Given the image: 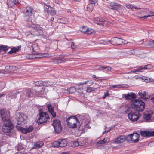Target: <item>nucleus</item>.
Wrapping results in <instances>:
<instances>
[{
  "instance_id": "nucleus-19",
  "label": "nucleus",
  "mask_w": 154,
  "mask_h": 154,
  "mask_svg": "<svg viewBox=\"0 0 154 154\" xmlns=\"http://www.w3.org/2000/svg\"><path fill=\"white\" fill-rule=\"evenodd\" d=\"M94 22L99 25H103L104 20L101 17H99L95 18L94 20Z\"/></svg>"
},
{
  "instance_id": "nucleus-10",
  "label": "nucleus",
  "mask_w": 154,
  "mask_h": 154,
  "mask_svg": "<svg viewBox=\"0 0 154 154\" xmlns=\"http://www.w3.org/2000/svg\"><path fill=\"white\" fill-rule=\"evenodd\" d=\"M17 128L22 133L26 134L31 132L33 130V127L30 125L26 128L21 127L20 125L16 126Z\"/></svg>"
},
{
  "instance_id": "nucleus-52",
  "label": "nucleus",
  "mask_w": 154,
  "mask_h": 154,
  "mask_svg": "<svg viewBox=\"0 0 154 154\" xmlns=\"http://www.w3.org/2000/svg\"><path fill=\"white\" fill-rule=\"evenodd\" d=\"M71 46L72 51H74L75 48V46L72 42H71Z\"/></svg>"
},
{
  "instance_id": "nucleus-64",
  "label": "nucleus",
  "mask_w": 154,
  "mask_h": 154,
  "mask_svg": "<svg viewBox=\"0 0 154 154\" xmlns=\"http://www.w3.org/2000/svg\"><path fill=\"white\" fill-rule=\"evenodd\" d=\"M61 154H69L68 153L66 152H63Z\"/></svg>"
},
{
  "instance_id": "nucleus-40",
  "label": "nucleus",
  "mask_w": 154,
  "mask_h": 154,
  "mask_svg": "<svg viewBox=\"0 0 154 154\" xmlns=\"http://www.w3.org/2000/svg\"><path fill=\"white\" fill-rule=\"evenodd\" d=\"M93 31L94 30L93 29L88 28V30H87L85 33L87 34L88 35H89L92 33Z\"/></svg>"
},
{
  "instance_id": "nucleus-11",
  "label": "nucleus",
  "mask_w": 154,
  "mask_h": 154,
  "mask_svg": "<svg viewBox=\"0 0 154 154\" xmlns=\"http://www.w3.org/2000/svg\"><path fill=\"white\" fill-rule=\"evenodd\" d=\"M139 114L136 112L131 111L128 114V117L129 119L133 122L137 121L139 119Z\"/></svg>"
},
{
  "instance_id": "nucleus-20",
  "label": "nucleus",
  "mask_w": 154,
  "mask_h": 154,
  "mask_svg": "<svg viewBox=\"0 0 154 154\" xmlns=\"http://www.w3.org/2000/svg\"><path fill=\"white\" fill-rule=\"evenodd\" d=\"M19 94V93L16 91H13L11 92H10L7 96V98L8 99H11L12 98L16 97L17 94Z\"/></svg>"
},
{
  "instance_id": "nucleus-53",
  "label": "nucleus",
  "mask_w": 154,
  "mask_h": 154,
  "mask_svg": "<svg viewBox=\"0 0 154 154\" xmlns=\"http://www.w3.org/2000/svg\"><path fill=\"white\" fill-rule=\"evenodd\" d=\"M133 73L136 74H138L139 72L138 71V70L137 69V68H136V70L133 71H131L130 72H128V73Z\"/></svg>"
},
{
  "instance_id": "nucleus-61",
  "label": "nucleus",
  "mask_w": 154,
  "mask_h": 154,
  "mask_svg": "<svg viewBox=\"0 0 154 154\" xmlns=\"http://www.w3.org/2000/svg\"><path fill=\"white\" fill-rule=\"evenodd\" d=\"M88 81H86L84 82L83 83H82V84H86L88 83Z\"/></svg>"
},
{
  "instance_id": "nucleus-46",
  "label": "nucleus",
  "mask_w": 154,
  "mask_h": 154,
  "mask_svg": "<svg viewBox=\"0 0 154 154\" xmlns=\"http://www.w3.org/2000/svg\"><path fill=\"white\" fill-rule=\"evenodd\" d=\"M47 108L49 112H50L54 110L53 108L51 106L50 104H48L47 105Z\"/></svg>"
},
{
  "instance_id": "nucleus-54",
  "label": "nucleus",
  "mask_w": 154,
  "mask_h": 154,
  "mask_svg": "<svg viewBox=\"0 0 154 154\" xmlns=\"http://www.w3.org/2000/svg\"><path fill=\"white\" fill-rule=\"evenodd\" d=\"M62 91L63 92L65 93H69V90H67L66 89H62Z\"/></svg>"
},
{
  "instance_id": "nucleus-37",
  "label": "nucleus",
  "mask_w": 154,
  "mask_h": 154,
  "mask_svg": "<svg viewBox=\"0 0 154 154\" xmlns=\"http://www.w3.org/2000/svg\"><path fill=\"white\" fill-rule=\"evenodd\" d=\"M76 91V89L74 87H70L69 89V93L72 94Z\"/></svg>"
},
{
  "instance_id": "nucleus-62",
  "label": "nucleus",
  "mask_w": 154,
  "mask_h": 154,
  "mask_svg": "<svg viewBox=\"0 0 154 154\" xmlns=\"http://www.w3.org/2000/svg\"><path fill=\"white\" fill-rule=\"evenodd\" d=\"M151 100L154 103V96L151 98Z\"/></svg>"
},
{
  "instance_id": "nucleus-39",
  "label": "nucleus",
  "mask_w": 154,
  "mask_h": 154,
  "mask_svg": "<svg viewBox=\"0 0 154 154\" xmlns=\"http://www.w3.org/2000/svg\"><path fill=\"white\" fill-rule=\"evenodd\" d=\"M60 23L62 24H66L67 23L66 19L64 18H61L60 20Z\"/></svg>"
},
{
  "instance_id": "nucleus-36",
  "label": "nucleus",
  "mask_w": 154,
  "mask_h": 154,
  "mask_svg": "<svg viewBox=\"0 0 154 154\" xmlns=\"http://www.w3.org/2000/svg\"><path fill=\"white\" fill-rule=\"evenodd\" d=\"M149 12H150L149 14L148 15L144 16L143 17H142V16H141V17L138 16V17H139L140 18H143L145 19H146L148 17H151V16H154V15H153L154 13L153 12H152L150 11H149Z\"/></svg>"
},
{
  "instance_id": "nucleus-41",
  "label": "nucleus",
  "mask_w": 154,
  "mask_h": 154,
  "mask_svg": "<svg viewBox=\"0 0 154 154\" xmlns=\"http://www.w3.org/2000/svg\"><path fill=\"white\" fill-rule=\"evenodd\" d=\"M123 39H121L119 38H118L117 40V42L116 43V45H120L123 42Z\"/></svg>"
},
{
  "instance_id": "nucleus-23",
  "label": "nucleus",
  "mask_w": 154,
  "mask_h": 154,
  "mask_svg": "<svg viewBox=\"0 0 154 154\" xmlns=\"http://www.w3.org/2000/svg\"><path fill=\"white\" fill-rule=\"evenodd\" d=\"M66 60L65 59L63 58L62 56H61L60 57L55 58L53 62L55 63L58 64L64 62Z\"/></svg>"
},
{
  "instance_id": "nucleus-55",
  "label": "nucleus",
  "mask_w": 154,
  "mask_h": 154,
  "mask_svg": "<svg viewBox=\"0 0 154 154\" xmlns=\"http://www.w3.org/2000/svg\"><path fill=\"white\" fill-rule=\"evenodd\" d=\"M120 85H115L113 86H112V87L113 88H120V87H119V86H120Z\"/></svg>"
},
{
  "instance_id": "nucleus-27",
  "label": "nucleus",
  "mask_w": 154,
  "mask_h": 154,
  "mask_svg": "<svg viewBox=\"0 0 154 154\" xmlns=\"http://www.w3.org/2000/svg\"><path fill=\"white\" fill-rule=\"evenodd\" d=\"M152 112L151 113H147L144 115V118L146 120H149L151 117L152 115Z\"/></svg>"
},
{
  "instance_id": "nucleus-51",
  "label": "nucleus",
  "mask_w": 154,
  "mask_h": 154,
  "mask_svg": "<svg viewBox=\"0 0 154 154\" xmlns=\"http://www.w3.org/2000/svg\"><path fill=\"white\" fill-rule=\"evenodd\" d=\"M50 114L53 117H56V113L54 111V110L53 111L51 112H50Z\"/></svg>"
},
{
  "instance_id": "nucleus-4",
  "label": "nucleus",
  "mask_w": 154,
  "mask_h": 154,
  "mask_svg": "<svg viewBox=\"0 0 154 154\" xmlns=\"http://www.w3.org/2000/svg\"><path fill=\"white\" fill-rule=\"evenodd\" d=\"M27 27L31 29L32 32L31 34L34 36H38L42 35L43 32L42 30V28L40 27L39 25H35L34 24H28Z\"/></svg>"
},
{
  "instance_id": "nucleus-14",
  "label": "nucleus",
  "mask_w": 154,
  "mask_h": 154,
  "mask_svg": "<svg viewBox=\"0 0 154 154\" xmlns=\"http://www.w3.org/2000/svg\"><path fill=\"white\" fill-rule=\"evenodd\" d=\"M45 6H44L45 10L48 14H50L51 15H55L56 14V11L54 9L49 6L44 4Z\"/></svg>"
},
{
  "instance_id": "nucleus-22",
  "label": "nucleus",
  "mask_w": 154,
  "mask_h": 154,
  "mask_svg": "<svg viewBox=\"0 0 154 154\" xmlns=\"http://www.w3.org/2000/svg\"><path fill=\"white\" fill-rule=\"evenodd\" d=\"M7 3L9 7H11L19 3V2L18 0H8Z\"/></svg>"
},
{
  "instance_id": "nucleus-59",
  "label": "nucleus",
  "mask_w": 154,
  "mask_h": 154,
  "mask_svg": "<svg viewBox=\"0 0 154 154\" xmlns=\"http://www.w3.org/2000/svg\"><path fill=\"white\" fill-rule=\"evenodd\" d=\"M105 95L106 97L108 96L109 95V94L108 93V92H107V93L106 94H105Z\"/></svg>"
},
{
  "instance_id": "nucleus-48",
  "label": "nucleus",
  "mask_w": 154,
  "mask_h": 154,
  "mask_svg": "<svg viewBox=\"0 0 154 154\" xmlns=\"http://www.w3.org/2000/svg\"><path fill=\"white\" fill-rule=\"evenodd\" d=\"M104 24L106 25L111 26L112 24V23L110 22L104 20Z\"/></svg>"
},
{
  "instance_id": "nucleus-50",
  "label": "nucleus",
  "mask_w": 154,
  "mask_h": 154,
  "mask_svg": "<svg viewBox=\"0 0 154 154\" xmlns=\"http://www.w3.org/2000/svg\"><path fill=\"white\" fill-rule=\"evenodd\" d=\"M97 0H89V2L91 4H94L97 1Z\"/></svg>"
},
{
  "instance_id": "nucleus-13",
  "label": "nucleus",
  "mask_w": 154,
  "mask_h": 154,
  "mask_svg": "<svg viewBox=\"0 0 154 154\" xmlns=\"http://www.w3.org/2000/svg\"><path fill=\"white\" fill-rule=\"evenodd\" d=\"M139 135L137 133L131 134L128 135L127 138L130 139L134 143H136L139 141Z\"/></svg>"
},
{
  "instance_id": "nucleus-1",
  "label": "nucleus",
  "mask_w": 154,
  "mask_h": 154,
  "mask_svg": "<svg viewBox=\"0 0 154 154\" xmlns=\"http://www.w3.org/2000/svg\"><path fill=\"white\" fill-rule=\"evenodd\" d=\"M9 113L4 110L0 109V114L2 121V130L5 133H10L14 128L13 125L10 119Z\"/></svg>"
},
{
  "instance_id": "nucleus-47",
  "label": "nucleus",
  "mask_w": 154,
  "mask_h": 154,
  "mask_svg": "<svg viewBox=\"0 0 154 154\" xmlns=\"http://www.w3.org/2000/svg\"><path fill=\"white\" fill-rule=\"evenodd\" d=\"M149 45L151 47L154 48V41L152 40L149 42Z\"/></svg>"
},
{
  "instance_id": "nucleus-49",
  "label": "nucleus",
  "mask_w": 154,
  "mask_h": 154,
  "mask_svg": "<svg viewBox=\"0 0 154 154\" xmlns=\"http://www.w3.org/2000/svg\"><path fill=\"white\" fill-rule=\"evenodd\" d=\"M126 6L128 9L130 8L132 10H133V8H133V6L131 5H126Z\"/></svg>"
},
{
  "instance_id": "nucleus-8",
  "label": "nucleus",
  "mask_w": 154,
  "mask_h": 154,
  "mask_svg": "<svg viewBox=\"0 0 154 154\" xmlns=\"http://www.w3.org/2000/svg\"><path fill=\"white\" fill-rule=\"evenodd\" d=\"M33 10L32 7L30 6H27L23 9V13L25 20H28L29 19L32 15V12Z\"/></svg>"
},
{
  "instance_id": "nucleus-5",
  "label": "nucleus",
  "mask_w": 154,
  "mask_h": 154,
  "mask_svg": "<svg viewBox=\"0 0 154 154\" xmlns=\"http://www.w3.org/2000/svg\"><path fill=\"white\" fill-rule=\"evenodd\" d=\"M77 118L75 116L69 117L66 119L67 125L70 128L76 127L78 124Z\"/></svg>"
},
{
  "instance_id": "nucleus-15",
  "label": "nucleus",
  "mask_w": 154,
  "mask_h": 154,
  "mask_svg": "<svg viewBox=\"0 0 154 154\" xmlns=\"http://www.w3.org/2000/svg\"><path fill=\"white\" fill-rule=\"evenodd\" d=\"M140 134L144 137L154 136V131H140Z\"/></svg>"
},
{
  "instance_id": "nucleus-21",
  "label": "nucleus",
  "mask_w": 154,
  "mask_h": 154,
  "mask_svg": "<svg viewBox=\"0 0 154 154\" xmlns=\"http://www.w3.org/2000/svg\"><path fill=\"white\" fill-rule=\"evenodd\" d=\"M125 97L127 100H131L132 99L135 98L136 97V95L134 93H130L127 94H125Z\"/></svg>"
},
{
  "instance_id": "nucleus-12",
  "label": "nucleus",
  "mask_w": 154,
  "mask_h": 154,
  "mask_svg": "<svg viewBox=\"0 0 154 154\" xmlns=\"http://www.w3.org/2000/svg\"><path fill=\"white\" fill-rule=\"evenodd\" d=\"M67 142L65 139H59L54 143V146L56 147H63L66 146Z\"/></svg>"
},
{
  "instance_id": "nucleus-17",
  "label": "nucleus",
  "mask_w": 154,
  "mask_h": 154,
  "mask_svg": "<svg viewBox=\"0 0 154 154\" xmlns=\"http://www.w3.org/2000/svg\"><path fill=\"white\" fill-rule=\"evenodd\" d=\"M109 8L111 9L116 10L120 8L121 9H123L124 8L123 7L121 6L119 4L116 3L114 2L110 3Z\"/></svg>"
},
{
  "instance_id": "nucleus-42",
  "label": "nucleus",
  "mask_w": 154,
  "mask_h": 154,
  "mask_svg": "<svg viewBox=\"0 0 154 154\" xmlns=\"http://www.w3.org/2000/svg\"><path fill=\"white\" fill-rule=\"evenodd\" d=\"M87 30H88V27L86 26H83L82 29L81 31L82 32L85 33Z\"/></svg>"
},
{
  "instance_id": "nucleus-34",
  "label": "nucleus",
  "mask_w": 154,
  "mask_h": 154,
  "mask_svg": "<svg viewBox=\"0 0 154 154\" xmlns=\"http://www.w3.org/2000/svg\"><path fill=\"white\" fill-rule=\"evenodd\" d=\"M97 88H95L93 87H89L87 88L86 91L88 93H90L92 91H94L95 89Z\"/></svg>"
},
{
  "instance_id": "nucleus-58",
  "label": "nucleus",
  "mask_w": 154,
  "mask_h": 154,
  "mask_svg": "<svg viewBox=\"0 0 154 154\" xmlns=\"http://www.w3.org/2000/svg\"><path fill=\"white\" fill-rule=\"evenodd\" d=\"M123 43H124V44H127V43H129V42H126V41H125V40H123Z\"/></svg>"
},
{
  "instance_id": "nucleus-45",
  "label": "nucleus",
  "mask_w": 154,
  "mask_h": 154,
  "mask_svg": "<svg viewBox=\"0 0 154 154\" xmlns=\"http://www.w3.org/2000/svg\"><path fill=\"white\" fill-rule=\"evenodd\" d=\"M1 48H2V50L4 52H6L7 50V46L3 45H1Z\"/></svg>"
},
{
  "instance_id": "nucleus-32",
  "label": "nucleus",
  "mask_w": 154,
  "mask_h": 154,
  "mask_svg": "<svg viewBox=\"0 0 154 154\" xmlns=\"http://www.w3.org/2000/svg\"><path fill=\"white\" fill-rule=\"evenodd\" d=\"M145 68L144 65L137 66L136 67V68H137V69L138 70L139 72H143V70H145Z\"/></svg>"
},
{
  "instance_id": "nucleus-7",
  "label": "nucleus",
  "mask_w": 154,
  "mask_h": 154,
  "mask_svg": "<svg viewBox=\"0 0 154 154\" xmlns=\"http://www.w3.org/2000/svg\"><path fill=\"white\" fill-rule=\"evenodd\" d=\"M27 118V116L23 113L18 112L16 113V119L17 122V124L20 126L26 121Z\"/></svg>"
},
{
  "instance_id": "nucleus-3",
  "label": "nucleus",
  "mask_w": 154,
  "mask_h": 154,
  "mask_svg": "<svg viewBox=\"0 0 154 154\" xmlns=\"http://www.w3.org/2000/svg\"><path fill=\"white\" fill-rule=\"evenodd\" d=\"M131 107L134 110L138 112L142 111L145 108V103L141 100H133L132 101Z\"/></svg>"
},
{
  "instance_id": "nucleus-6",
  "label": "nucleus",
  "mask_w": 154,
  "mask_h": 154,
  "mask_svg": "<svg viewBox=\"0 0 154 154\" xmlns=\"http://www.w3.org/2000/svg\"><path fill=\"white\" fill-rule=\"evenodd\" d=\"M39 117L37 120L36 122L38 124H41L46 122L49 119L48 115L45 112H40Z\"/></svg>"
},
{
  "instance_id": "nucleus-25",
  "label": "nucleus",
  "mask_w": 154,
  "mask_h": 154,
  "mask_svg": "<svg viewBox=\"0 0 154 154\" xmlns=\"http://www.w3.org/2000/svg\"><path fill=\"white\" fill-rule=\"evenodd\" d=\"M26 57L29 59H32L35 58H39V57H36V53L30 54L26 56Z\"/></svg>"
},
{
  "instance_id": "nucleus-16",
  "label": "nucleus",
  "mask_w": 154,
  "mask_h": 154,
  "mask_svg": "<svg viewBox=\"0 0 154 154\" xmlns=\"http://www.w3.org/2000/svg\"><path fill=\"white\" fill-rule=\"evenodd\" d=\"M128 140L127 137H126L125 136L121 135L115 138L114 139V142L115 143L119 144L123 142L125 140Z\"/></svg>"
},
{
  "instance_id": "nucleus-24",
  "label": "nucleus",
  "mask_w": 154,
  "mask_h": 154,
  "mask_svg": "<svg viewBox=\"0 0 154 154\" xmlns=\"http://www.w3.org/2000/svg\"><path fill=\"white\" fill-rule=\"evenodd\" d=\"M44 143L40 141L37 142L35 143H34L33 148L35 149L39 148L42 147Z\"/></svg>"
},
{
  "instance_id": "nucleus-29",
  "label": "nucleus",
  "mask_w": 154,
  "mask_h": 154,
  "mask_svg": "<svg viewBox=\"0 0 154 154\" xmlns=\"http://www.w3.org/2000/svg\"><path fill=\"white\" fill-rule=\"evenodd\" d=\"M117 38H112L111 40H109L107 42H110L111 44L115 45H116Z\"/></svg>"
},
{
  "instance_id": "nucleus-43",
  "label": "nucleus",
  "mask_w": 154,
  "mask_h": 154,
  "mask_svg": "<svg viewBox=\"0 0 154 154\" xmlns=\"http://www.w3.org/2000/svg\"><path fill=\"white\" fill-rule=\"evenodd\" d=\"M101 68L104 69H105V70H104V71H110L111 69V67L109 66H107V67H104V66H101L100 67Z\"/></svg>"
},
{
  "instance_id": "nucleus-31",
  "label": "nucleus",
  "mask_w": 154,
  "mask_h": 154,
  "mask_svg": "<svg viewBox=\"0 0 154 154\" xmlns=\"http://www.w3.org/2000/svg\"><path fill=\"white\" fill-rule=\"evenodd\" d=\"M44 81H38L34 83V85L37 86H42L44 85Z\"/></svg>"
},
{
  "instance_id": "nucleus-30",
  "label": "nucleus",
  "mask_w": 154,
  "mask_h": 154,
  "mask_svg": "<svg viewBox=\"0 0 154 154\" xmlns=\"http://www.w3.org/2000/svg\"><path fill=\"white\" fill-rule=\"evenodd\" d=\"M19 48H20L19 47H18L17 48L13 47L11 48V50L8 52V53L11 54L13 53H15L18 50Z\"/></svg>"
},
{
  "instance_id": "nucleus-38",
  "label": "nucleus",
  "mask_w": 154,
  "mask_h": 154,
  "mask_svg": "<svg viewBox=\"0 0 154 154\" xmlns=\"http://www.w3.org/2000/svg\"><path fill=\"white\" fill-rule=\"evenodd\" d=\"M71 146L73 147L78 146L79 145V144L78 141H74L71 143Z\"/></svg>"
},
{
  "instance_id": "nucleus-44",
  "label": "nucleus",
  "mask_w": 154,
  "mask_h": 154,
  "mask_svg": "<svg viewBox=\"0 0 154 154\" xmlns=\"http://www.w3.org/2000/svg\"><path fill=\"white\" fill-rule=\"evenodd\" d=\"M144 66L145 67V70L151 69L153 68L152 66L150 64L144 65Z\"/></svg>"
},
{
  "instance_id": "nucleus-56",
  "label": "nucleus",
  "mask_w": 154,
  "mask_h": 154,
  "mask_svg": "<svg viewBox=\"0 0 154 154\" xmlns=\"http://www.w3.org/2000/svg\"><path fill=\"white\" fill-rule=\"evenodd\" d=\"M13 66H6V67L5 68H6V69H8V68H9L10 69H11L12 68H13Z\"/></svg>"
},
{
  "instance_id": "nucleus-60",
  "label": "nucleus",
  "mask_w": 154,
  "mask_h": 154,
  "mask_svg": "<svg viewBox=\"0 0 154 154\" xmlns=\"http://www.w3.org/2000/svg\"><path fill=\"white\" fill-rule=\"evenodd\" d=\"M39 54H41L40 53H37L36 54V57H40L41 56H40V55Z\"/></svg>"
},
{
  "instance_id": "nucleus-33",
  "label": "nucleus",
  "mask_w": 154,
  "mask_h": 154,
  "mask_svg": "<svg viewBox=\"0 0 154 154\" xmlns=\"http://www.w3.org/2000/svg\"><path fill=\"white\" fill-rule=\"evenodd\" d=\"M39 54L41 56L39 57L40 58L42 57H49L51 56V54L48 53Z\"/></svg>"
},
{
  "instance_id": "nucleus-35",
  "label": "nucleus",
  "mask_w": 154,
  "mask_h": 154,
  "mask_svg": "<svg viewBox=\"0 0 154 154\" xmlns=\"http://www.w3.org/2000/svg\"><path fill=\"white\" fill-rule=\"evenodd\" d=\"M32 46V50L34 52L37 51L39 50L38 47L36 44H33Z\"/></svg>"
},
{
  "instance_id": "nucleus-57",
  "label": "nucleus",
  "mask_w": 154,
  "mask_h": 154,
  "mask_svg": "<svg viewBox=\"0 0 154 154\" xmlns=\"http://www.w3.org/2000/svg\"><path fill=\"white\" fill-rule=\"evenodd\" d=\"M110 130H105V131L103 133V134L105 133H108V132H109L110 131Z\"/></svg>"
},
{
  "instance_id": "nucleus-28",
  "label": "nucleus",
  "mask_w": 154,
  "mask_h": 154,
  "mask_svg": "<svg viewBox=\"0 0 154 154\" xmlns=\"http://www.w3.org/2000/svg\"><path fill=\"white\" fill-rule=\"evenodd\" d=\"M54 83L52 82L44 81V85L46 87L51 86L54 85Z\"/></svg>"
},
{
  "instance_id": "nucleus-18",
  "label": "nucleus",
  "mask_w": 154,
  "mask_h": 154,
  "mask_svg": "<svg viewBox=\"0 0 154 154\" xmlns=\"http://www.w3.org/2000/svg\"><path fill=\"white\" fill-rule=\"evenodd\" d=\"M110 141V139L109 138H105L103 140H100L97 143V146H100L101 145L104 144H106Z\"/></svg>"
},
{
  "instance_id": "nucleus-26",
  "label": "nucleus",
  "mask_w": 154,
  "mask_h": 154,
  "mask_svg": "<svg viewBox=\"0 0 154 154\" xmlns=\"http://www.w3.org/2000/svg\"><path fill=\"white\" fill-rule=\"evenodd\" d=\"M138 94L139 97L142 99H146L148 98L146 94L145 91H144L143 93H142V91H140L139 92Z\"/></svg>"
},
{
  "instance_id": "nucleus-9",
  "label": "nucleus",
  "mask_w": 154,
  "mask_h": 154,
  "mask_svg": "<svg viewBox=\"0 0 154 154\" xmlns=\"http://www.w3.org/2000/svg\"><path fill=\"white\" fill-rule=\"evenodd\" d=\"M52 125L54 128L56 133H59L62 131V127L59 120L57 119L53 120Z\"/></svg>"
},
{
  "instance_id": "nucleus-2",
  "label": "nucleus",
  "mask_w": 154,
  "mask_h": 154,
  "mask_svg": "<svg viewBox=\"0 0 154 154\" xmlns=\"http://www.w3.org/2000/svg\"><path fill=\"white\" fill-rule=\"evenodd\" d=\"M35 94L38 96L41 97L42 95H44L45 93L43 90V88L40 87L36 88V89H28L26 90L23 91V94L21 95V97L24 99L33 96L34 94Z\"/></svg>"
},
{
  "instance_id": "nucleus-63",
  "label": "nucleus",
  "mask_w": 154,
  "mask_h": 154,
  "mask_svg": "<svg viewBox=\"0 0 154 154\" xmlns=\"http://www.w3.org/2000/svg\"><path fill=\"white\" fill-rule=\"evenodd\" d=\"M54 20V18L53 17H52L50 19V20L51 21H53Z\"/></svg>"
}]
</instances>
